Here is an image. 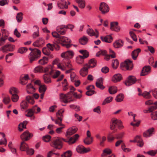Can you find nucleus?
Segmentation results:
<instances>
[{
	"label": "nucleus",
	"instance_id": "obj_6",
	"mask_svg": "<svg viewBox=\"0 0 157 157\" xmlns=\"http://www.w3.org/2000/svg\"><path fill=\"white\" fill-rule=\"evenodd\" d=\"M74 55V53L72 51H68L62 53L61 56L63 59H70L72 58Z\"/></svg>",
	"mask_w": 157,
	"mask_h": 157
},
{
	"label": "nucleus",
	"instance_id": "obj_45",
	"mask_svg": "<svg viewBox=\"0 0 157 157\" xmlns=\"http://www.w3.org/2000/svg\"><path fill=\"white\" fill-rule=\"evenodd\" d=\"M60 111H58L56 113V116L57 118L58 119L59 122L61 121V122L62 123L63 120V115L60 112Z\"/></svg>",
	"mask_w": 157,
	"mask_h": 157
},
{
	"label": "nucleus",
	"instance_id": "obj_42",
	"mask_svg": "<svg viewBox=\"0 0 157 157\" xmlns=\"http://www.w3.org/2000/svg\"><path fill=\"white\" fill-rule=\"evenodd\" d=\"M7 36H3L0 38V46H2L4 45L6 43V41L7 39Z\"/></svg>",
	"mask_w": 157,
	"mask_h": 157
},
{
	"label": "nucleus",
	"instance_id": "obj_4",
	"mask_svg": "<svg viewBox=\"0 0 157 157\" xmlns=\"http://www.w3.org/2000/svg\"><path fill=\"white\" fill-rule=\"evenodd\" d=\"M51 146L57 149L61 148L63 146L61 139L59 138L55 139L51 143Z\"/></svg>",
	"mask_w": 157,
	"mask_h": 157
},
{
	"label": "nucleus",
	"instance_id": "obj_61",
	"mask_svg": "<svg viewBox=\"0 0 157 157\" xmlns=\"http://www.w3.org/2000/svg\"><path fill=\"white\" fill-rule=\"evenodd\" d=\"M83 146L82 145H79L76 148L77 151L79 153L82 154Z\"/></svg>",
	"mask_w": 157,
	"mask_h": 157
},
{
	"label": "nucleus",
	"instance_id": "obj_13",
	"mask_svg": "<svg viewBox=\"0 0 157 157\" xmlns=\"http://www.w3.org/2000/svg\"><path fill=\"white\" fill-rule=\"evenodd\" d=\"M89 68L87 66L85 65L80 71V73L81 75L84 77L87 75L88 72V69Z\"/></svg>",
	"mask_w": 157,
	"mask_h": 157
},
{
	"label": "nucleus",
	"instance_id": "obj_30",
	"mask_svg": "<svg viewBox=\"0 0 157 157\" xmlns=\"http://www.w3.org/2000/svg\"><path fill=\"white\" fill-rule=\"evenodd\" d=\"M53 65H57L58 68L61 69L62 71H64L65 70V67L64 66H62V65L59 63L58 59H56L54 60L53 62Z\"/></svg>",
	"mask_w": 157,
	"mask_h": 157
},
{
	"label": "nucleus",
	"instance_id": "obj_55",
	"mask_svg": "<svg viewBox=\"0 0 157 157\" xmlns=\"http://www.w3.org/2000/svg\"><path fill=\"white\" fill-rule=\"evenodd\" d=\"M119 63L117 59L115 60L113 62L112 66L114 69H116L119 66Z\"/></svg>",
	"mask_w": 157,
	"mask_h": 157
},
{
	"label": "nucleus",
	"instance_id": "obj_51",
	"mask_svg": "<svg viewBox=\"0 0 157 157\" xmlns=\"http://www.w3.org/2000/svg\"><path fill=\"white\" fill-rule=\"evenodd\" d=\"M151 91H150L149 92H144L142 94V95H143V97L146 98H150L151 96L150 95V92H151ZM139 95H142V94H140V93H139L138 94Z\"/></svg>",
	"mask_w": 157,
	"mask_h": 157
},
{
	"label": "nucleus",
	"instance_id": "obj_43",
	"mask_svg": "<svg viewBox=\"0 0 157 157\" xmlns=\"http://www.w3.org/2000/svg\"><path fill=\"white\" fill-rule=\"evenodd\" d=\"M20 105L21 110H24L28 107V103L25 101H22L21 102Z\"/></svg>",
	"mask_w": 157,
	"mask_h": 157
},
{
	"label": "nucleus",
	"instance_id": "obj_28",
	"mask_svg": "<svg viewBox=\"0 0 157 157\" xmlns=\"http://www.w3.org/2000/svg\"><path fill=\"white\" fill-rule=\"evenodd\" d=\"M60 99L61 101L64 103H68V100H67V94H60L59 95Z\"/></svg>",
	"mask_w": 157,
	"mask_h": 157
},
{
	"label": "nucleus",
	"instance_id": "obj_3",
	"mask_svg": "<svg viewBox=\"0 0 157 157\" xmlns=\"http://www.w3.org/2000/svg\"><path fill=\"white\" fill-rule=\"evenodd\" d=\"M121 67L123 70H131L132 68V63L130 60H126L121 63Z\"/></svg>",
	"mask_w": 157,
	"mask_h": 157
},
{
	"label": "nucleus",
	"instance_id": "obj_37",
	"mask_svg": "<svg viewBox=\"0 0 157 157\" xmlns=\"http://www.w3.org/2000/svg\"><path fill=\"white\" fill-rule=\"evenodd\" d=\"M34 71L35 73H43L44 72V68L42 66H37L34 69Z\"/></svg>",
	"mask_w": 157,
	"mask_h": 157
},
{
	"label": "nucleus",
	"instance_id": "obj_53",
	"mask_svg": "<svg viewBox=\"0 0 157 157\" xmlns=\"http://www.w3.org/2000/svg\"><path fill=\"white\" fill-rule=\"evenodd\" d=\"M12 101L14 102H17L19 99V97L17 94H13L11 97Z\"/></svg>",
	"mask_w": 157,
	"mask_h": 157
},
{
	"label": "nucleus",
	"instance_id": "obj_12",
	"mask_svg": "<svg viewBox=\"0 0 157 157\" xmlns=\"http://www.w3.org/2000/svg\"><path fill=\"white\" fill-rule=\"evenodd\" d=\"M118 23L117 22H112L110 24V29L113 31L118 32L120 29V27L118 26Z\"/></svg>",
	"mask_w": 157,
	"mask_h": 157
},
{
	"label": "nucleus",
	"instance_id": "obj_25",
	"mask_svg": "<svg viewBox=\"0 0 157 157\" xmlns=\"http://www.w3.org/2000/svg\"><path fill=\"white\" fill-rule=\"evenodd\" d=\"M141 50L140 48H137L133 51L132 53V59L134 60H136L139 54V53L140 52Z\"/></svg>",
	"mask_w": 157,
	"mask_h": 157
},
{
	"label": "nucleus",
	"instance_id": "obj_9",
	"mask_svg": "<svg viewBox=\"0 0 157 157\" xmlns=\"http://www.w3.org/2000/svg\"><path fill=\"white\" fill-rule=\"evenodd\" d=\"M155 132L154 128H151L144 132L143 134V136L147 138L152 136L154 134Z\"/></svg>",
	"mask_w": 157,
	"mask_h": 157
},
{
	"label": "nucleus",
	"instance_id": "obj_35",
	"mask_svg": "<svg viewBox=\"0 0 157 157\" xmlns=\"http://www.w3.org/2000/svg\"><path fill=\"white\" fill-rule=\"evenodd\" d=\"M84 59L85 58H83L81 56L79 55L77 56L76 58V62L78 64H82L83 63Z\"/></svg>",
	"mask_w": 157,
	"mask_h": 157
},
{
	"label": "nucleus",
	"instance_id": "obj_64",
	"mask_svg": "<svg viewBox=\"0 0 157 157\" xmlns=\"http://www.w3.org/2000/svg\"><path fill=\"white\" fill-rule=\"evenodd\" d=\"M129 34L131 37L133 39V40L135 41H136L137 39L135 33L132 31H130L129 32Z\"/></svg>",
	"mask_w": 157,
	"mask_h": 157
},
{
	"label": "nucleus",
	"instance_id": "obj_29",
	"mask_svg": "<svg viewBox=\"0 0 157 157\" xmlns=\"http://www.w3.org/2000/svg\"><path fill=\"white\" fill-rule=\"evenodd\" d=\"M132 115L133 117V122L131 123V125L133 126H138L140 123V121L138 120L136 121L135 120V114H132Z\"/></svg>",
	"mask_w": 157,
	"mask_h": 157
},
{
	"label": "nucleus",
	"instance_id": "obj_8",
	"mask_svg": "<svg viewBox=\"0 0 157 157\" xmlns=\"http://www.w3.org/2000/svg\"><path fill=\"white\" fill-rule=\"evenodd\" d=\"M136 81V78L134 76H129L127 80L125 82V84L127 86H130L134 84Z\"/></svg>",
	"mask_w": 157,
	"mask_h": 157
},
{
	"label": "nucleus",
	"instance_id": "obj_40",
	"mask_svg": "<svg viewBox=\"0 0 157 157\" xmlns=\"http://www.w3.org/2000/svg\"><path fill=\"white\" fill-rule=\"evenodd\" d=\"M109 93L111 94H115L117 92V87L115 86H113L109 87Z\"/></svg>",
	"mask_w": 157,
	"mask_h": 157
},
{
	"label": "nucleus",
	"instance_id": "obj_22",
	"mask_svg": "<svg viewBox=\"0 0 157 157\" xmlns=\"http://www.w3.org/2000/svg\"><path fill=\"white\" fill-rule=\"evenodd\" d=\"M79 137V136L76 134L71 137L68 140V143L70 144H72L75 143L76 140L78 139Z\"/></svg>",
	"mask_w": 157,
	"mask_h": 157
},
{
	"label": "nucleus",
	"instance_id": "obj_49",
	"mask_svg": "<svg viewBox=\"0 0 157 157\" xmlns=\"http://www.w3.org/2000/svg\"><path fill=\"white\" fill-rule=\"evenodd\" d=\"M67 100H68V101H69L68 103H70L74 101V99L72 98L73 95L72 93L68 92L67 94Z\"/></svg>",
	"mask_w": 157,
	"mask_h": 157
},
{
	"label": "nucleus",
	"instance_id": "obj_10",
	"mask_svg": "<svg viewBox=\"0 0 157 157\" xmlns=\"http://www.w3.org/2000/svg\"><path fill=\"white\" fill-rule=\"evenodd\" d=\"M32 136V134L30 133L28 131H26L21 135L20 137L22 140L26 141L29 139Z\"/></svg>",
	"mask_w": 157,
	"mask_h": 157
},
{
	"label": "nucleus",
	"instance_id": "obj_18",
	"mask_svg": "<svg viewBox=\"0 0 157 157\" xmlns=\"http://www.w3.org/2000/svg\"><path fill=\"white\" fill-rule=\"evenodd\" d=\"M61 121L59 122H57V121L56 122V124H58L59 126H61V127L58 128L56 129V132L58 134L62 132V130L65 127V125L61 122Z\"/></svg>",
	"mask_w": 157,
	"mask_h": 157
},
{
	"label": "nucleus",
	"instance_id": "obj_19",
	"mask_svg": "<svg viewBox=\"0 0 157 157\" xmlns=\"http://www.w3.org/2000/svg\"><path fill=\"white\" fill-rule=\"evenodd\" d=\"M97 61L94 59H90L89 62V64H86L85 65L87 66L89 68H93L96 66Z\"/></svg>",
	"mask_w": 157,
	"mask_h": 157
},
{
	"label": "nucleus",
	"instance_id": "obj_57",
	"mask_svg": "<svg viewBox=\"0 0 157 157\" xmlns=\"http://www.w3.org/2000/svg\"><path fill=\"white\" fill-rule=\"evenodd\" d=\"M107 54V51L105 50H102L96 54V56H98L100 55L105 56Z\"/></svg>",
	"mask_w": 157,
	"mask_h": 157
},
{
	"label": "nucleus",
	"instance_id": "obj_41",
	"mask_svg": "<svg viewBox=\"0 0 157 157\" xmlns=\"http://www.w3.org/2000/svg\"><path fill=\"white\" fill-rule=\"evenodd\" d=\"M46 90L47 86L45 85H41L39 86V91L40 93H44Z\"/></svg>",
	"mask_w": 157,
	"mask_h": 157
},
{
	"label": "nucleus",
	"instance_id": "obj_62",
	"mask_svg": "<svg viewBox=\"0 0 157 157\" xmlns=\"http://www.w3.org/2000/svg\"><path fill=\"white\" fill-rule=\"evenodd\" d=\"M71 80L72 82H75L76 79V77L75 74V73H72L70 74V75Z\"/></svg>",
	"mask_w": 157,
	"mask_h": 157
},
{
	"label": "nucleus",
	"instance_id": "obj_32",
	"mask_svg": "<svg viewBox=\"0 0 157 157\" xmlns=\"http://www.w3.org/2000/svg\"><path fill=\"white\" fill-rule=\"evenodd\" d=\"M28 148V145L24 141L21 142L20 147V149L21 151H25Z\"/></svg>",
	"mask_w": 157,
	"mask_h": 157
},
{
	"label": "nucleus",
	"instance_id": "obj_16",
	"mask_svg": "<svg viewBox=\"0 0 157 157\" xmlns=\"http://www.w3.org/2000/svg\"><path fill=\"white\" fill-rule=\"evenodd\" d=\"M44 43V40L42 38H40L33 44V45L34 46L39 47Z\"/></svg>",
	"mask_w": 157,
	"mask_h": 157
},
{
	"label": "nucleus",
	"instance_id": "obj_39",
	"mask_svg": "<svg viewBox=\"0 0 157 157\" xmlns=\"http://www.w3.org/2000/svg\"><path fill=\"white\" fill-rule=\"evenodd\" d=\"M88 42V39L86 36H84L79 40V43L82 45L86 44Z\"/></svg>",
	"mask_w": 157,
	"mask_h": 157
},
{
	"label": "nucleus",
	"instance_id": "obj_1",
	"mask_svg": "<svg viewBox=\"0 0 157 157\" xmlns=\"http://www.w3.org/2000/svg\"><path fill=\"white\" fill-rule=\"evenodd\" d=\"M29 49L31 50V52L29 54V57L30 63H32L33 61L36 60L40 57L41 52L37 48L32 49L30 48Z\"/></svg>",
	"mask_w": 157,
	"mask_h": 157
},
{
	"label": "nucleus",
	"instance_id": "obj_17",
	"mask_svg": "<svg viewBox=\"0 0 157 157\" xmlns=\"http://www.w3.org/2000/svg\"><path fill=\"white\" fill-rule=\"evenodd\" d=\"M121 75L119 73L114 75L112 78V81L114 82H117L120 81L122 79Z\"/></svg>",
	"mask_w": 157,
	"mask_h": 157
},
{
	"label": "nucleus",
	"instance_id": "obj_36",
	"mask_svg": "<svg viewBox=\"0 0 157 157\" xmlns=\"http://www.w3.org/2000/svg\"><path fill=\"white\" fill-rule=\"evenodd\" d=\"M78 3L79 7L81 8H83L85 6V2L84 0H75Z\"/></svg>",
	"mask_w": 157,
	"mask_h": 157
},
{
	"label": "nucleus",
	"instance_id": "obj_23",
	"mask_svg": "<svg viewBox=\"0 0 157 157\" xmlns=\"http://www.w3.org/2000/svg\"><path fill=\"white\" fill-rule=\"evenodd\" d=\"M87 32L90 36L94 35L96 38H97L98 36V31L96 29L95 30V32H94L93 29H89L87 30Z\"/></svg>",
	"mask_w": 157,
	"mask_h": 157
},
{
	"label": "nucleus",
	"instance_id": "obj_5",
	"mask_svg": "<svg viewBox=\"0 0 157 157\" xmlns=\"http://www.w3.org/2000/svg\"><path fill=\"white\" fill-rule=\"evenodd\" d=\"M59 41L62 42V44L63 46H66L67 48H70L71 47L70 43L71 40L68 38L64 36H60L59 37Z\"/></svg>",
	"mask_w": 157,
	"mask_h": 157
},
{
	"label": "nucleus",
	"instance_id": "obj_47",
	"mask_svg": "<svg viewBox=\"0 0 157 157\" xmlns=\"http://www.w3.org/2000/svg\"><path fill=\"white\" fill-rule=\"evenodd\" d=\"M112 153V151L109 148H106L104 149L103 151V155H110Z\"/></svg>",
	"mask_w": 157,
	"mask_h": 157
},
{
	"label": "nucleus",
	"instance_id": "obj_48",
	"mask_svg": "<svg viewBox=\"0 0 157 157\" xmlns=\"http://www.w3.org/2000/svg\"><path fill=\"white\" fill-rule=\"evenodd\" d=\"M23 14L21 12H20L17 13L16 18L17 21L18 22H21L22 19Z\"/></svg>",
	"mask_w": 157,
	"mask_h": 157
},
{
	"label": "nucleus",
	"instance_id": "obj_52",
	"mask_svg": "<svg viewBox=\"0 0 157 157\" xmlns=\"http://www.w3.org/2000/svg\"><path fill=\"white\" fill-rule=\"evenodd\" d=\"M93 138L90 137L89 139L88 138H86L84 140V143L86 145H89L91 144L93 141Z\"/></svg>",
	"mask_w": 157,
	"mask_h": 157
},
{
	"label": "nucleus",
	"instance_id": "obj_7",
	"mask_svg": "<svg viewBox=\"0 0 157 157\" xmlns=\"http://www.w3.org/2000/svg\"><path fill=\"white\" fill-rule=\"evenodd\" d=\"M109 7L106 3L105 2H102L101 3L99 10L102 13L105 14L108 13L109 11Z\"/></svg>",
	"mask_w": 157,
	"mask_h": 157
},
{
	"label": "nucleus",
	"instance_id": "obj_14",
	"mask_svg": "<svg viewBox=\"0 0 157 157\" xmlns=\"http://www.w3.org/2000/svg\"><path fill=\"white\" fill-rule=\"evenodd\" d=\"M77 131V128L75 127L69 128L67 130L66 134V136L68 137V136H71L75 133Z\"/></svg>",
	"mask_w": 157,
	"mask_h": 157
},
{
	"label": "nucleus",
	"instance_id": "obj_34",
	"mask_svg": "<svg viewBox=\"0 0 157 157\" xmlns=\"http://www.w3.org/2000/svg\"><path fill=\"white\" fill-rule=\"evenodd\" d=\"M48 62V58L46 57H44L38 61V63L40 64L44 65L47 63Z\"/></svg>",
	"mask_w": 157,
	"mask_h": 157
},
{
	"label": "nucleus",
	"instance_id": "obj_54",
	"mask_svg": "<svg viewBox=\"0 0 157 157\" xmlns=\"http://www.w3.org/2000/svg\"><path fill=\"white\" fill-rule=\"evenodd\" d=\"M70 107L71 108L74 109L76 111H79L80 110V106L78 105L72 104L70 105Z\"/></svg>",
	"mask_w": 157,
	"mask_h": 157
},
{
	"label": "nucleus",
	"instance_id": "obj_31",
	"mask_svg": "<svg viewBox=\"0 0 157 157\" xmlns=\"http://www.w3.org/2000/svg\"><path fill=\"white\" fill-rule=\"evenodd\" d=\"M79 52L83 55L81 56L83 58L86 59L89 56V52L86 50H81L79 51Z\"/></svg>",
	"mask_w": 157,
	"mask_h": 157
},
{
	"label": "nucleus",
	"instance_id": "obj_59",
	"mask_svg": "<svg viewBox=\"0 0 157 157\" xmlns=\"http://www.w3.org/2000/svg\"><path fill=\"white\" fill-rule=\"evenodd\" d=\"M3 101L4 104L7 105L10 101V98L9 96L5 97L3 99Z\"/></svg>",
	"mask_w": 157,
	"mask_h": 157
},
{
	"label": "nucleus",
	"instance_id": "obj_44",
	"mask_svg": "<svg viewBox=\"0 0 157 157\" xmlns=\"http://www.w3.org/2000/svg\"><path fill=\"white\" fill-rule=\"evenodd\" d=\"M72 152L70 150L64 152L62 155V157H71Z\"/></svg>",
	"mask_w": 157,
	"mask_h": 157
},
{
	"label": "nucleus",
	"instance_id": "obj_21",
	"mask_svg": "<svg viewBox=\"0 0 157 157\" xmlns=\"http://www.w3.org/2000/svg\"><path fill=\"white\" fill-rule=\"evenodd\" d=\"M101 39L103 42L110 43L113 41L112 37L110 35H107L105 36H101Z\"/></svg>",
	"mask_w": 157,
	"mask_h": 157
},
{
	"label": "nucleus",
	"instance_id": "obj_11",
	"mask_svg": "<svg viewBox=\"0 0 157 157\" xmlns=\"http://www.w3.org/2000/svg\"><path fill=\"white\" fill-rule=\"evenodd\" d=\"M62 63L63 64L62 66H64L65 67V69L67 68H72V66L71 63L70 59H63Z\"/></svg>",
	"mask_w": 157,
	"mask_h": 157
},
{
	"label": "nucleus",
	"instance_id": "obj_60",
	"mask_svg": "<svg viewBox=\"0 0 157 157\" xmlns=\"http://www.w3.org/2000/svg\"><path fill=\"white\" fill-rule=\"evenodd\" d=\"M117 125L118 126V128L119 129H121L123 128L124 127L121 121L117 119Z\"/></svg>",
	"mask_w": 157,
	"mask_h": 157
},
{
	"label": "nucleus",
	"instance_id": "obj_2",
	"mask_svg": "<svg viewBox=\"0 0 157 157\" xmlns=\"http://www.w3.org/2000/svg\"><path fill=\"white\" fill-rule=\"evenodd\" d=\"M15 46L11 44H7L0 48V51L4 53H7L9 52H13L15 50Z\"/></svg>",
	"mask_w": 157,
	"mask_h": 157
},
{
	"label": "nucleus",
	"instance_id": "obj_58",
	"mask_svg": "<svg viewBox=\"0 0 157 157\" xmlns=\"http://www.w3.org/2000/svg\"><path fill=\"white\" fill-rule=\"evenodd\" d=\"M42 52L44 54L47 56L49 55L50 53L49 50L46 47L42 49Z\"/></svg>",
	"mask_w": 157,
	"mask_h": 157
},
{
	"label": "nucleus",
	"instance_id": "obj_38",
	"mask_svg": "<svg viewBox=\"0 0 157 157\" xmlns=\"http://www.w3.org/2000/svg\"><path fill=\"white\" fill-rule=\"evenodd\" d=\"M117 119H114L112 120V123L110 125V129L112 130H114L117 125Z\"/></svg>",
	"mask_w": 157,
	"mask_h": 157
},
{
	"label": "nucleus",
	"instance_id": "obj_33",
	"mask_svg": "<svg viewBox=\"0 0 157 157\" xmlns=\"http://www.w3.org/2000/svg\"><path fill=\"white\" fill-rule=\"evenodd\" d=\"M9 92L12 95L16 94L19 93V91L17 88L12 87L10 89Z\"/></svg>",
	"mask_w": 157,
	"mask_h": 157
},
{
	"label": "nucleus",
	"instance_id": "obj_63",
	"mask_svg": "<svg viewBox=\"0 0 157 157\" xmlns=\"http://www.w3.org/2000/svg\"><path fill=\"white\" fill-rule=\"evenodd\" d=\"M55 47L54 44H51L50 43H48L47 44V48L48 49L51 51H53L54 49V47Z\"/></svg>",
	"mask_w": 157,
	"mask_h": 157
},
{
	"label": "nucleus",
	"instance_id": "obj_24",
	"mask_svg": "<svg viewBox=\"0 0 157 157\" xmlns=\"http://www.w3.org/2000/svg\"><path fill=\"white\" fill-rule=\"evenodd\" d=\"M58 7L61 9H67L68 6L66 5V2L64 0H61L58 3Z\"/></svg>",
	"mask_w": 157,
	"mask_h": 157
},
{
	"label": "nucleus",
	"instance_id": "obj_50",
	"mask_svg": "<svg viewBox=\"0 0 157 157\" xmlns=\"http://www.w3.org/2000/svg\"><path fill=\"white\" fill-rule=\"evenodd\" d=\"M113 100V98L112 97H108L106 98L105 100L103 101L102 103V105H105L107 103H109L111 102Z\"/></svg>",
	"mask_w": 157,
	"mask_h": 157
},
{
	"label": "nucleus",
	"instance_id": "obj_20",
	"mask_svg": "<svg viewBox=\"0 0 157 157\" xmlns=\"http://www.w3.org/2000/svg\"><path fill=\"white\" fill-rule=\"evenodd\" d=\"M124 42L121 40H119L116 41L113 44L114 47L115 48H119L123 46Z\"/></svg>",
	"mask_w": 157,
	"mask_h": 157
},
{
	"label": "nucleus",
	"instance_id": "obj_27",
	"mask_svg": "<svg viewBox=\"0 0 157 157\" xmlns=\"http://www.w3.org/2000/svg\"><path fill=\"white\" fill-rule=\"evenodd\" d=\"M27 123L28 122L26 121H24L23 122L20 123L18 126V129L19 131H22L23 130V129L26 128Z\"/></svg>",
	"mask_w": 157,
	"mask_h": 157
},
{
	"label": "nucleus",
	"instance_id": "obj_46",
	"mask_svg": "<svg viewBox=\"0 0 157 157\" xmlns=\"http://www.w3.org/2000/svg\"><path fill=\"white\" fill-rule=\"evenodd\" d=\"M124 98V96L123 94H120L117 96L115 100L117 101L118 102H120L123 101Z\"/></svg>",
	"mask_w": 157,
	"mask_h": 157
},
{
	"label": "nucleus",
	"instance_id": "obj_56",
	"mask_svg": "<svg viewBox=\"0 0 157 157\" xmlns=\"http://www.w3.org/2000/svg\"><path fill=\"white\" fill-rule=\"evenodd\" d=\"M106 137L104 136H103L100 138V140L99 144L101 146H103L104 142L106 141Z\"/></svg>",
	"mask_w": 157,
	"mask_h": 157
},
{
	"label": "nucleus",
	"instance_id": "obj_15",
	"mask_svg": "<svg viewBox=\"0 0 157 157\" xmlns=\"http://www.w3.org/2000/svg\"><path fill=\"white\" fill-rule=\"evenodd\" d=\"M151 67L150 66H145L143 67L140 74L141 76L146 75L150 73Z\"/></svg>",
	"mask_w": 157,
	"mask_h": 157
},
{
	"label": "nucleus",
	"instance_id": "obj_26",
	"mask_svg": "<svg viewBox=\"0 0 157 157\" xmlns=\"http://www.w3.org/2000/svg\"><path fill=\"white\" fill-rule=\"evenodd\" d=\"M43 78L44 82L46 84H49L51 82L50 76L48 74H45L43 75Z\"/></svg>",
	"mask_w": 157,
	"mask_h": 157
}]
</instances>
